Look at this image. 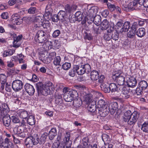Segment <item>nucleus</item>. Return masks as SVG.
Here are the masks:
<instances>
[{
    "label": "nucleus",
    "mask_w": 148,
    "mask_h": 148,
    "mask_svg": "<svg viewBox=\"0 0 148 148\" xmlns=\"http://www.w3.org/2000/svg\"><path fill=\"white\" fill-rule=\"evenodd\" d=\"M76 73V70L74 69V66L73 69L69 71V75L71 77H73L75 76Z\"/></svg>",
    "instance_id": "bf43d9fd"
},
{
    "label": "nucleus",
    "mask_w": 148,
    "mask_h": 148,
    "mask_svg": "<svg viewBox=\"0 0 148 148\" xmlns=\"http://www.w3.org/2000/svg\"><path fill=\"white\" fill-rule=\"evenodd\" d=\"M141 129L143 132L148 133V123L145 122L143 123Z\"/></svg>",
    "instance_id": "49530a36"
},
{
    "label": "nucleus",
    "mask_w": 148,
    "mask_h": 148,
    "mask_svg": "<svg viewBox=\"0 0 148 148\" xmlns=\"http://www.w3.org/2000/svg\"><path fill=\"white\" fill-rule=\"evenodd\" d=\"M42 45V47L46 51L50 50L52 48V42L49 41H46L44 42Z\"/></svg>",
    "instance_id": "c85d7f7f"
},
{
    "label": "nucleus",
    "mask_w": 148,
    "mask_h": 148,
    "mask_svg": "<svg viewBox=\"0 0 148 148\" xmlns=\"http://www.w3.org/2000/svg\"><path fill=\"white\" fill-rule=\"evenodd\" d=\"M70 132H66L64 135V143L65 144H67L69 143H71V141L70 140Z\"/></svg>",
    "instance_id": "58836bf2"
},
{
    "label": "nucleus",
    "mask_w": 148,
    "mask_h": 148,
    "mask_svg": "<svg viewBox=\"0 0 148 148\" xmlns=\"http://www.w3.org/2000/svg\"><path fill=\"white\" fill-rule=\"evenodd\" d=\"M77 8L76 5H69L66 4L65 6V10L66 12L69 13H70L75 10Z\"/></svg>",
    "instance_id": "a878e982"
},
{
    "label": "nucleus",
    "mask_w": 148,
    "mask_h": 148,
    "mask_svg": "<svg viewBox=\"0 0 148 148\" xmlns=\"http://www.w3.org/2000/svg\"><path fill=\"white\" fill-rule=\"evenodd\" d=\"M92 99V96L91 94H86L84 97L83 100L86 104L90 102Z\"/></svg>",
    "instance_id": "473e14b6"
},
{
    "label": "nucleus",
    "mask_w": 148,
    "mask_h": 148,
    "mask_svg": "<svg viewBox=\"0 0 148 148\" xmlns=\"http://www.w3.org/2000/svg\"><path fill=\"white\" fill-rule=\"evenodd\" d=\"M130 26V22L127 21L125 22L121 28L119 29L120 33H122L123 32L128 31Z\"/></svg>",
    "instance_id": "bb28decb"
},
{
    "label": "nucleus",
    "mask_w": 148,
    "mask_h": 148,
    "mask_svg": "<svg viewBox=\"0 0 148 148\" xmlns=\"http://www.w3.org/2000/svg\"><path fill=\"white\" fill-rule=\"evenodd\" d=\"M84 38L85 39H87L88 40H90L92 39V37L91 35L90 34H88L86 32L85 33Z\"/></svg>",
    "instance_id": "338daca9"
},
{
    "label": "nucleus",
    "mask_w": 148,
    "mask_h": 148,
    "mask_svg": "<svg viewBox=\"0 0 148 148\" xmlns=\"http://www.w3.org/2000/svg\"><path fill=\"white\" fill-rule=\"evenodd\" d=\"M74 69L77 73L79 75H82L85 73H88L91 70V67L88 64H86L80 66L74 65Z\"/></svg>",
    "instance_id": "423d86ee"
},
{
    "label": "nucleus",
    "mask_w": 148,
    "mask_h": 148,
    "mask_svg": "<svg viewBox=\"0 0 148 148\" xmlns=\"http://www.w3.org/2000/svg\"><path fill=\"white\" fill-rule=\"evenodd\" d=\"M105 79V78L104 76L103 75H101L99 78L98 82L101 84H104L106 83L104 82Z\"/></svg>",
    "instance_id": "6e6d98bb"
},
{
    "label": "nucleus",
    "mask_w": 148,
    "mask_h": 148,
    "mask_svg": "<svg viewBox=\"0 0 148 148\" xmlns=\"http://www.w3.org/2000/svg\"><path fill=\"white\" fill-rule=\"evenodd\" d=\"M112 36L111 35L109 34H105L104 36V38L107 40H109L111 39Z\"/></svg>",
    "instance_id": "e2e57ef3"
},
{
    "label": "nucleus",
    "mask_w": 148,
    "mask_h": 148,
    "mask_svg": "<svg viewBox=\"0 0 148 148\" xmlns=\"http://www.w3.org/2000/svg\"><path fill=\"white\" fill-rule=\"evenodd\" d=\"M60 33V32L59 30H56L53 32V36L54 38H56L59 36Z\"/></svg>",
    "instance_id": "13d9d810"
},
{
    "label": "nucleus",
    "mask_w": 148,
    "mask_h": 148,
    "mask_svg": "<svg viewBox=\"0 0 148 148\" xmlns=\"http://www.w3.org/2000/svg\"><path fill=\"white\" fill-rule=\"evenodd\" d=\"M23 21H24L27 23H29L32 20V18L31 17H24L22 19Z\"/></svg>",
    "instance_id": "680f3d73"
},
{
    "label": "nucleus",
    "mask_w": 148,
    "mask_h": 148,
    "mask_svg": "<svg viewBox=\"0 0 148 148\" xmlns=\"http://www.w3.org/2000/svg\"><path fill=\"white\" fill-rule=\"evenodd\" d=\"M109 88L110 91L112 92H119L120 91L117 86L114 83H112L109 85Z\"/></svg>",
    "instance_id": "2f4dec72"
},
{
    "label": "nucleus",
    "mask_w": 148,
    "mask_h": 148,
    "mask_svg": "<svg viewBox=\"0 0 148 148\" xmlns=\"http://www.w3.org/2000/svg\"><path fill=\"white\" fill-rule=\"evenodd\" d=\"M97 106L100 116L102 117H104L107 116L108 113V109L105 100L103 99L99 100Z\"/></svg>",
    "instance_id": "20e7f679"
},
{
    "label": "nucleus",
    "mask_w": 148,
    "mask_h": 148,
    "mask_svg": "<svg viewBox=\"0 0 148 148\" xmlns=\"http://www.w3.org/2000/svg\"><path fill=\"white\" fill-rule=\"evenodd\" d=\"M1 148H13V145L10 140L7 138H5L4 143H2Z\"/></svg>",
    "instance_id": "a211bd4d"
},
{
    "label": "nucleus",
    "mask_w": 148,
    "mask_h": 148,
    "mask_svg": "<svg viewBox=\"0 0 148 148\" xmlns=\"http://www.w3.org/2000/svg\"><path fill=\"white\" fill-rule=\"evenodd\" d=\"M33 141L31 137L27 138L25 142L26 146L29 147H32L33 145Z\"/></svg>",
    "instance_id": "37998d69"
},
{
    "label": "nucleus",
    "mask_w": 148,
    "mask_h": 148,
    "mask_svg": "<svg viewBox=\"0 0 148 148\" xmlns=\"http://www.w3.org/2000/svg\"><path fill=\"white\" fill-rule=\"evenodd\" d=\"M1 17L3 19H7L8 17V13L7 12H3L1 15Z\"/></svg>",
    "instance_id": "69168bd1"
},
{
    "label": "nucleus",
    "mask_w": 148,
    "mask_h": 148,
    "mask_svg": "<svg viewBox=\"0 0 148 148\" xmlns=\"http://www.w3.org/2000/svg\"><path fill=\"white\" fill-rule=\"evenodd\" d=\"M64 98L67 102H70L74 100L78 97V94L76 90L64 88L63 89Z\"/></svg>",
    "instance_id": "7ed1b4c3"
},
{
    "label": "nucleus",
    "mask_w": 148,
    "mask_h": 148,
    "mask_svg": "<svg viewBox=\"0 0 148 148\" xmlns=\"http://www.w3.org/2000/svg\"><path fill=\"white\" fill-rule=\"evenodd\" d=\"M52 20L54 22H57L60 20L58 15H55L52 17Z\"/></svg>",
    "instance_id": "052dcab7"
},
{
    "label": "nucleus",
    "mask_w": 148,
    "mask_h": 148,
    "mask_svg": "<svg viewBox=\"0 0 148 148\" xmlns=\"http://www.w3.org/2000/svg\"><path fill=\"white\" fill-rule=\"evenodd\" d=\"M58 15L60 20L63 21H66L68 19L66 14L65 12L64 11H60L58 13Z\"/></svg>",
    "instance_id": "412c9836"
},
{
    "label": "nucleus",
    "mask_w": 148,
    "mask_h": 148,
    "mask_svg": "<svg viewBox=\"0 0 148 148\" xmlns=\"http://www.w3.org/2000/svg\"><path fill=\"white\" fill-rule=\"evenodd\" d=\"M121 4L122 6L126 8V10L127 9L129 10H133L137 7L139 4L136 1L130 2V0H125L122 2Z\"/></svg>",
    "instance_id": "6e6552de"
},
{
    "label": "nucleus",
    "mask_w": 148,
    "mask_h": 148,
    "mask_svg": "<svg viewBox=\"0 0 148 148\" xmlns=\"http://www.w3.org/2000/svg\"><path fill=\"white\" fill-rule=\"evenodd\" d=\"M137 84V81L135 78L131 77L129 78V80L127 82V84L129 87L133 88Z\"/></svg>",
    "instance_id": "b1692460"
},
{
    "label": "nucleus",
    "mask_w": 148,
    "mask_h": 148,
    "mask_svg": "<svg viewBox=\"0 0 148 148\" xmlns=\"http://www.w3.org/2000/svg\"><path fill=\"white\" fill-rule=\"evenodd\" d=\"M52 84L51 83H49V84H46L43 86L41 88H38L39 92L41 93L43 95L46 96L49 94L50 91V88L52 89Z\"/></svg>",
    "instance_id": "9b49d317"
},
{
    "label": "nucleus",
    "mask_w": 148,
    "mask_h": 148,
    "mask_svg": "<svg viewBox=\"0 0 148 148\" xmlns=\"http://www.w3.org/2000/svg\"><path fill=\"white\" fill-rule=\"evenodd\" d=\"M33 140V145H36L38 143H39L40 141L39 139L37 137H36V138H33V137H31Z\"/></svg>",
    "instance_id": "0e129e2a"
},
{
    "label": "nucleus",
    "mask_w": 148,
    "mask_h": 148,
    "mask_svg": "<svg viewBox=\"0 0 148 148\" xmlns=\"http://www.w3.org/2000/svg\"><path fill=\"white\" fill-rule=\"evenodd\" d=\"M23 84L22 81L20 80H16L13 81L12 87L15 91H18L21 90L23 87Z\"/></svg>",
    "instance_id": "ddd939ff"
},
{
    "label": "nucleus",
    "mask_w": 148,
    "mask_h": 148,
    "mask_svg": "<svg viewBox=\"0 0 148 148\" xmlns=\"http://www.w3.org/2000/svg\"><path fill=\"white\" fill-rule=\"evenodd\" d=\"M109 26V22L106 19L103 20L101 24V29L103 30L106 29Z\"/></svg>",
    "instance_id": "4c0bfd02"
},
{
    "label": "nucleus",
    "mask_w": 148,
    "mask_h": 148,
    "mask_svg": "<svg viewBox=\"0 0 148 148\" xmlns=\"http://www.w3.org/2000/svg\"><path fill=\"white\" fill-rule=\"evenodd\" d=\"M8 107L6 104L2 105V109L1 112V115L3 117V121L4 125L8 127L10 124V118L7 112L8 110Z\"/></svg>",
    "instance_id": "39448f33"
},
{
    "label": "nucleus",
    "mask_w": 148,
    "mask_h": 148,
    "mask_svg": "<svg viewBox=\"0 0 148 148\" xmlns=\"http://www.w3.org/2000/svg\"><path fill=\"white\" fill-rule=\"evenodd\" d=\"M88 9V6L87 5L83 10V13L85 15H87L88 20H89V18L92 17H94L96 15L98 12V8L96 6H93L90 7L89 10H87Z\"/></svg>",
    "instance_id": "0eeeda50"
},
{
    "label": "nucleus",
    "mask_w": 148,
    "mask_h": 148,
    "mask_svg": "<svg viewBox=\"0 0 148 148\" xmlns=\"http://www.w3.org/2000/svg\"><path fill=\"white\" fill-rule=\"evenodd\" d=\"M22 36H18L16 37H15L14 39V41L13 42V47L17 48L20 45V43L19 41L21 40L22 38Z\"/></svg>",
    "instance_id": "393cba45"
},
{
    "label": "nucleus",
    "mask_w": 148,
    "mask_h": 148,
    "mask_svg": "<svg viewBox=\"0 0 148 148\" xmlns=\"http://www.w3.org/2000/svg\"><path fill=\"white\" fill-rule=\"evenodd\" d=\"M88 18L89 20H90L92 22H94L96 25L99 24V23L101 21V17L98 15H96L94 17L91 16Z\"/></svg>",
    "instance_id": "4be33fe9"
},
{
    "label": "nucleus",
    "mask_w": 148,
    "mask_h": 148,
    "mask_svg": "<svg viewBox=\"0 0 148 148\" xmlns=\"http://www.w3.org/2000/svg\"><path fill=\"white\" fill-rule=\"evenodd\" d=\"M36 8L31 7L28 9V12L30 14H34L37 12Z\"/></svg>",
    "instance_id": "864d4df0"
},
{
    "label": "nucleus",
    "mask_w": 148,
    "mask_h": 148,
    "mask_svg": "<svg viewBox=\"0 0 148 148\" xmlns=\"http://www.w3.org/2000/svg\"><path fill=\"white\" fill-rule=\"evenodd\" d=\"M75 20L79 21H81L83 17L82 14L80 11H77L76 12L75 14Z\"/></svg>",
    "instance_id": "79ce46f5"
},
{
    "label": "nucleus",
    "mask_w": 148,
    "mask_h": 148,
    "mask_svg": "<svg viewBox=\"0 0 148 148\" xmlns=\"http://www.w3.org/2000/svg\"><path fill=\"white\" fill-rule=\"evenodd\" d=\"M27 123L30 125H33L35 123V118L33 115H30L27 118Z\"/></svg>",
    "instance_id": "e433bc0d"
},
{
    "label": "nucleus",
    "mask_w": 148,
    "mask_h": 148,
    "mask_svg": "<svg viewBox=\"0 0 148 148\" xmlns=\"http://www.w3.org/2000/svg\"><path fill=\"white\" fill-rule=\"evenodd\" d=\"M11 21L14 25H19L22 23L23 20L19 16L13 15L12 16Z\"/></svg>",
    "instance_id": "2eb2a0df"
},
{
    "label": "nucleus",
    "mask_w": 148,
    "mask_h": 148,
    "mask_svg": "<svg viewBox=\"0 0 148 148\" xmlns=\"http://www.w3.org/2000/svg\"><path fill=\"white\" fill-rule=\"evenodd\" d=\"M13 131L15 134L21 137H25L26 134H27V130L23 128L22 127L14 128Z\"/></svg>",
    "instance_id": "f8f14e48"
},
{
    "label": "nucleus",
    "mask_w": 148,
    "mask_h": 148,
    "mask_svg": "<svg viewBox=\"0 0 148 148\" xmlns=\"http://www.w3.org/2000/svg\"><path fill=\"white\" fill-rule=\"evenodd\" d=\"M71 67V64L69 62H65L62 65V68L64 70H68Z\"/></svg>",
    "instance_id": "3c124183"
},
{
    "label": "nucleus",
    "mask_w": 148,
    "mask_h": 148,
    "mask_svg": "<svg viewBox=\"0 0 148 148\" xmlns=\"http://www.w3.org/2000/svg\"><path fill=\"white\" fill-rule=\"evenodd\" d=\"M135 35V30H132L130 29V30L127 33V36L130 38H133Z\"/></svg>",
    "instance_id": "a18cd8bd"
},
{
    "label": "nucleus",
    "mask_w": 148,
    "mask_h": 148,
    "mask_svg": "<svg viewBox=\"0 0 148 148\" xmlns=\"http://www.w3.org/2000/svg\"><path fill=\"white\" fill-rule=\"evenodd\" d=\"M64 145L62 144H59V143H54L53 145V148H63Z\"/></svg>",
    "instance_id": "603ef678"
},
{
    "label": "nucleus",
    "mask_w": 148,
    "mask_h": 148,
    "mask_svg": "<svg viewBox=\"0 0 148 148\" xmlns=\"http://www.w3.org/2000/svg\"><path fill=\"white\" fill-rule=\"evenodd\" d=\"M47 134L46 133H44L42 135L41 137L40 138V144H44L45 142Z\"/></svg>",
    "instance_id": "c03bdc74"
},
{
    "label": "nucleus",
    "mask_w": 148,
    "mask_h": 148,
    "mask_svg": "<svg viewBox=\"0 0 148 148\" xmlns=\"http://www.w3.org/2000/svg\"><path fill=\"white\" fill-rule=\"evenodd\" d=\"M56 55V53L54 52L50 53L48 57L43 56V54H42L41 55V59L44 63H49L54 58Z\"/></svg>",
    "instance_id": "4468645a"
},
{
    "label": "nucleus",
    "mask_w": 148,
    "mask_h": 148,
    "mask_svg": "<svg viewBox=\"0 0 148 148\" xmlns=\"http://www.w3.org/2000/svg\"><path fill=\"white\" fill-rule=\"evenodd\" d=\"M34 38L35 41L37 42L43 43L47 41V34L43 31H38L36 34Z\"/></svg>",
    "instance_id": "9d476101"
},
{
    "label": "nucleus",
    "mask_w": 148,
    "mask_h": 148,
    "mask_svg": "<svg viewBox=\"0 0 148 148\" xmlns=\"http://www.w3.org/2000/svg\"><path fill=\"white\" fill-rule=\"evenodd\" d=\"M14 52V50L12 49L4 51L3 54V56L4 57L8 56H12Z\"/></svg>",
    "instance_id": "a19ab883"
},
{
    "label": "nucleus",
    "mask_w": 148,
    "mask_h": 148,
    "mask_svg": "<svg viewBox=\"0 0 148 148\" xmlns=\"http://www.w3.org/2000/svg\"><path fill=\"white\" fill-rule=\"evenodd\" d=\"M107 6L108 9L111 11L116 10V12L120 13L121 10L120 8L118 6H116L114 4H111L108 3H107Z\"/></svg>",
    "instance_id": "5701e85b"
},
{
    "label": "nucleus",
    "mask_w": 148,
    "mask_h": 148,
    "mask_svg": "<svg viewBox=\"0 0 148 148\" xmlns=\"http://www.w3.org/2000/svg\"><path fill=\"white\" fill-rule=\"evenodd\" d=\"M56 103L58 105H60L63 103V100L61 96L60 95H58L56 98Z\"/></svg>",
    "instance_id": "09e8293b"
},
{
    "label": "nucleus",
    "mask_w": 148,
    "mask_h": 148,
    "mask_svg": "<svg viewBox=\"0 0 148 148\" xmlns=\"http://www.w3.org/2000/svg\"><path fill=\"white\" fill-rule=\"evenodd\" d=\"M57 134V130L56 128H52L49 133V138L50 139L52 140Z\"/></svg>",
    "instance_id": "7c9ffc66"
},
{
    "label": "nucleus",
    "mask_w": 148,
    "mask_h": 148,
    "mask_svg": "<svg viewBox=\"0 0 148 148\" xmlns=\"http://www.w3.org/2000/svg\"><path fill=\"white\" fill-rule=\"evenodd\" d=\"M58 40H55L53 41V42H52V46H53L55 47L58 48L59 46V44L58 43Z\"/></svg>",
    "instance_id": "774afa93"
},
{
    "label": "nucleus",
    "mask_w": 148,
    "mask_h": 148,
    "mask_svg": "<svg viewBox=\"0 0 148 148\" xmlns=\"http://www.w3.org/2000/svg\"><path fill=\"white\" fill-rule=\"evenodd\" d=\"M139 85L142 89H145L147 87L148 84L147 82L145 81H141L139 83Z\"/></svg>",
    "instance_id": "de8ad7c7"
},
{
    "label": "nucleus",
    "mask_w": 148,
    "mask_h": 148,
    "mask_svg": "<svg viewBox=\"0 0 148 148\" xmlns=\"http://www.w3.org/2000/svg\"><path fill=\"white\" fill-rule=\"evenodd\" d=\"M122 93L123 97L125 99H127L130 97L131 92L128 87H124L122 89Z\"/></svg>",
    "instance_id": "aec40b11"
},
{
    "label": "nucleus",
    "mask_w": 148,
    "mask_h": 148,
    "mask_svg": "<svg viewBox=\"0 0 148 148\" xmlns=\"http://www.w3.org/2000/svg\"><path fill=\"white\" fill-rule=\"evenodd\" d=\"M136 34L138 37H143L145 34V29L143 28L139 29L137 31Z\"/></svg>",
    "instance_id": "c9c22d12"
},
{
    "label": "nucleus",
    "mask_w": 148,
    "mask_h": 148,
    "mask_svg": "<svg viewBox=\"0 0 148 148\" xmlns=\"http://www.w3.org/2000/svg\"><path fill=\"white\" fill-rule=\"evenodd\" d=\"M12 122L14 123H18L20 122V120L16 116H12L11 117Z\"/></svg>",
    "instance_id": "4d7b16f0"
},
{
    "label": "nucleus",
    "mask_w": 148,
    "mask_h": 148,
    "mask_svg": "<svg viewBox=\"0 0 148 148\" xmlns=\"http://www.w3.org/2000/svg\"><path fill=\"white\" fill-rule=\"evenodd\" d=\"M52 11V5L50 4H48L46 7L45 13L43 16L40 14L37 15L35 17L34 20L35 25L36 24H41L43 22V20H44V18L46 19L49 18V16L51 15Z\"/></svg>",
    "instance_id": "f03ea898"
},
{
    "label": "nucleus",
    "mask_w": 148,
    "mask_h": 148,
    "mask_svg": "<svg viewBox=\"0 0 148 148\" xmlns=\"http://www.w3.org/2000/svg\"><path fill=\"white\" fill-rule=\"evenodd\" d=\"M123 75L122 71H119L113 74L112 78L116 81L118 85H122L124 84L125 81V77Z\"/></svg>",
    "instance_id": "1a4fd4ad"
},
{
    "label": "nucleus",
    "mask_w": 148,
    "mask_h": 148,
    "mask_svg": "<svg viewBox=\"0 0 148 148\" xmlns=\"http://www.w3.org/2000/svg\"><path fill=\"white\" fill-rule=\"evenodd\" d=\"M90 78L92 80H96L99 76L98 72L96 71H92L90 73Z\"/></svg>",
    "instance_id": "cd10ccee"
},
{
    "label": "nucleus",
    "mask_w": 148,
    "mask_h": 148,
    "mask_svg": "<svg viewBox=\"0 0 148 148\" xmlns=\"http://www.w3.org/2000/svg\"><path fill=\"white\" fill-rule=\"evenodd\" d=\"M100 87L101 90L106 93H108L110 92L109 86H108V84L106 83L101 84Z\"/></svg>",
    "instance_id": "f704fd0d"
},
{
    "label": "nucleus",
    "mask_w": 148,
    "mask_h": 148,
    "mask_svg": "<svg viewBox=\"0 0 148 148\" xmlns=\"http://www.w3.org/2000/svg\"><path fill=\"white\" fill-rule=\"evenodd\" d=\"M61 61V58L60 56H57L54 58L53 63L56 66L59 65L60 64Z\"/></svg>",
    "instance_id": "8fccbe9b"
},
{
    "label": "nucleus",
    "mask_w": 148,
    "mask_h": 148,
    "mask_svg": "<svg viewBox=\"0 0 148 148\" xmlns=\"http://www.w3.org/2000/svg\"><path fill=\"white\" fill-rule=\"evenodd\" d=\"M123 25V23L121 22H118L115 25L117 29V31L120 33L119 29H121Z\"/></svg>",
    "instance_id": "5fc2aeb1"
},
{
    "label": "nucleus",
    "mask_w": 148,
    "mask_h": 148,
    "mask_svg": "<svg viewBox=\"0 0 148 148\" xmlns=\"http://www.w3.org/2000/svg\"><path fill=\"white\" fill-rule=\"evenodd\" d=\"M25 90L29 95H32L34 94L35 90L32 85L26 84L25 85Z\"/></svg>",
    "instance_id": "6ab92c4d"
},
{
    "label": "nucleus",
    "mask_w": 148,
    "mask_h": 148,
    "mask_svg": "<svg viewBox=\"0 0 148 148\" xmlns=\"http://www.w3.org/2000/svg\"><path fill=\"white\" fill-rule=\"evenodd\" d=\"M92 103L93 104L91 103H89L88 107V110L91 112H95L96 109L95 102L94 101V102H92Z\"/></svg>",
    "instance_id": "72a5a7b5"
},
{
    "label": "nucleus",
    "mask_w": 148,
    "mask_h": 148,
    "mask_svg": "<svg viewBox=\"0 0 148 148\" xmlns=\"http://www.w3.org/2000/svg\"><path fill=\"white\" fill-rule=\"evenodd\" d=\"M73 104L75 107L78 108L82 105V101L80 99H77V98L73 101Z\"/></svg>",
    "instance_id": "ea45409f"
},
{
    "label": "nucleus",
    "mask_w": 148,
    "mask_h": 148,
    "mask_svg": "<svg viewBox=\"0 0 148 148\" xmlns=\"http://www.w3.org/2000/svg\"><path fill=\"white\" fill-rule=\"evenodd\" d=\"M50 24L47 20H43V22L41 24H36L34 26V28L37 29L38 28L40 27L41 26L45 29H48L49 28Z\"/></svg>",
    "instance_id": "dca6fc26"
},
{
    "label": "nucleus",
    "mask_w": 148,
    "mask_h": 148,
    "mask_svg": "<svg viewBox=\"0 0 148 148\" xmlns=\"http://www.w3.org/2000/svg\"><path fill=\"white\" fill-rule=\"evenodd\" d=\"M17 115L21 118L25 119L27 116L28 114L26 111L21 110L18 112Z\"/></svg>",
    "instance_id": "c756f323"
},
{
    "label": "nucleus",
    "mask_w": 148,
    "mask_h": 148,
    "mask_svg": "<svg viewBox=\"0 0 148 148\" xmlns=\"http://www.w3.org/2000/svg\"><path fill=\"white\" fill-rule=\"evenodd\" d=\"M139 117V114L136 111L132 113L130 110H127L124 113V121L127 122L128 124L134 125L136 122Z\"/></svg>",
    "instance_id": "f257e3e1"
},
{
    "label": "nucleus",
    "mask_w": 148,
    "mask_h": 148,
    "mask_svg": "<svg viewBox=\"0 0 148 148\" xmlns=\"http://www.w3.org/2000/svg\"><path fill=\"white\" fill-rule=\"evenodd\" d=\"M118 106L116 102H114L110 103L108 107V112L110 111L111 114H113L118 109Z\"/></svg>",
    "instance_id": "f3484780"
}]
</instances>
